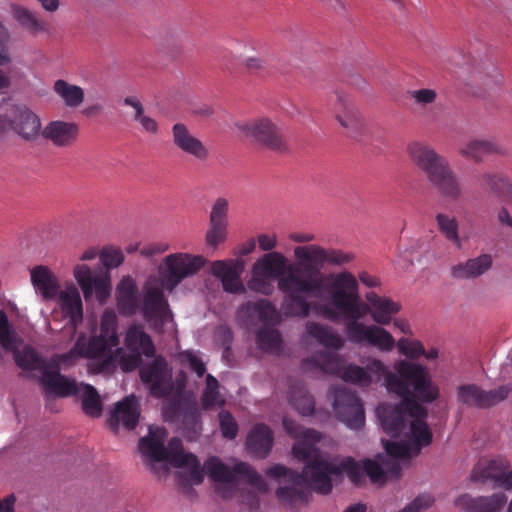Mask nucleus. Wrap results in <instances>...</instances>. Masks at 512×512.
I'll return each instance as SVG.
<instances>
[{
  "label": "nucleus",
  "instance_id": "1",
  "mask_svg": "<svg viewBox=\"0 0 512 512\" xmlns=\"http://www.w3.org/2000/svg\"><path fill=\"white\" fill-rule=\"evenodd\" d=\"M302 368L305 371L318 369L363 388L381 381L389 394L400 399L399 404H380L376 408L383 430L394 440L383 442L385 455L361 463L351 457L340 458L321 452L316 447L321 441L320 433L284 418L285 431L296 440L292 447L293 456L305 462V466L301 475L279 464L266 470L267 476L291 483V486L277 489L279 499L289 503L305 501L304 482L316 492L328 494L332 490L333 477L342 473H346L356 486L362 485L366 477L374 484L383 485L388 479H397L402 467L432 442V432L426 422L428 412L419 402L437 400L440 389L426 366L401 359L394 362L391 370L382 360L368 357L365 367H361L346 364L337 352H318L304 360Z\"/></svg>",
  "mask_w": 512,
  "mask_h": 512
},
{
  "label": "nucleus",
  "instance_id": "2",
  "mask_svg": "<svg viewBox=\"0 0 512 512\" xmlns=\"http://www.w3.org/2000/svg\"><path fill=\"white\" fill-rule=\"evenodd\" d=\"M294 257L302 266L304 275L316 279L317 287L309 292L317 302H312V312L333 321L344 322L348 339L355 344L367 345L389 351L394 345L392 334L386 329L359 322L367 312V305L361 302L357 278L348 271L323 276L325 265H344L354 255L335 248H324L316 244L297 246Z\"/></svg>",
  "mask_w": 512,
  "mask_h": 512
},
{
  "label": "nucleus",
  "instance_id": "3",
  "mask_svg": "<svg viewBox=\"0 0 512 512\" xmlns=\"http://www.w3.org/2000/svg\"><path fill=\"white\" fill-rule=\"evenodd\" d=\"M167 438L166 429L159 426H150L148 435L139 440L138 449L143 460L154 465L155 463H168L181 469L182 477L190 484L198 485L204 479V471L215 482L217 493L224 499L234 496L239 486V477L243 476L245 482L253 489L241 492V504L250 511L260 507V495L268 492V484L261 474L256 472L249 464L233 460L232 465L225 464L218 457H210L201 467L197 457L192 453L183 451L181 439L174 437L165 446Z\"/></svg>",
  "mask_w": 512,
  "mask_h": 512
},
{
  "label": "nucleus",
  "instance_id": "4",
  "mask_svg": "<svg viewBox=\"0 0 512 512\" xmlns=\"http://www.w3.org/2000/svg\"><path fill=\"white\" fill-rule=\"evenodd\" d=\"M252 270L270 279L277 278V287L285 296L281 305L287 317L306 318L312 312L309 292L317 287L316 279L304 275L302 266L289 263L279 252H269L256 260Z\"/></svg>",
  "mask_w": 512,
  "mask_h": 512
},
{
  "label": "nucleus",
  "instance_id": "5",
  "mask_svg": "<svg viewBox=\"0 0 512 512\" xmlns=\"http://www.w3.org/2000/svg\"><path fill=\"white\" fill-rule=\"evenodd\" d=\"M137 293L135 280L130 276L123 277L116 287V304L119 313L123 316H133L140 310L143 319L155 333L175 335L177 325L158 281L149 279L146 282L141 306L138 303Z\"/></svg>",
  "mask_w": 512,
  "mask_h": 512
},
{
  "label": "nucleus",
  "instance_id": "6",
  "mask_svg": "<svg viewBox=\"0 0 512 512\" xmlns=\"http://www.w3.org/2000/svg\"><path fill=\"white\" fill-rule=\"evenodd\" d=\"M407 153L413 164L421 170L438 192L456 201L462 196V188L448 160L437 153L428 143L413 141L407 146Z\"/></svg>",
  "mask_w": 512,
  "mask_h": 512
},
{
  "label": "nucleus",
  "instance_id": "7",
  "mask_svg": "<svg viewBox=\"0 0 512 512\" xmlns=\"http://www.w3.org/2000/svg\"><path fill=\"white\" fill-rule=\"evenodd\" d=\"M99 258L105 270L93 271L86 264H77L73 268V276L85 300L94 296L100 304H104L112 292L109 270L123 263L124 254L120 248L108 246L100 251Z\"/></svg>",
  "mask_w": 512,
  "mask_h": 512
},
{
  "label": "nucleus",
  "instance_id": "8",
  "mask_svg": "<svg viewBox=\"0 0 512 512\" xmlns=\"http://www.w3.org/2000/svg\"><path fill=\"white\" fill-rule=\"evenodd\" d=\"M154 353L155 347L150 335L141 325L132 324L126 330L124 347L116 349L114 362L122 371L130 372L139 366L142 356L152 357Z\"/></svg>",
  "mask_w": 512,
  "mask_h": 512
},
{
  "label": "nucleus",
  "instance_id": "9",
  "mask_svg": "<svg viewBox=\"0 0 512 512\" xmlns=\"http://www.w3.org/2000/svg\"><path fill=\"white\" fill-rule=\"evenodd\" d=\"M205 263L203 256L190 253L179 252L166 256L159 266L160 287L171 292L181 281L197 274Z\"/></svg>",
  "mask_w": 512,
  "mask_h": 512
},
{
  "label": "nucleus",
  "instance_id": "10",
  "mask_svg": "<svg viewBox=\"0 0 512 512\" xmlns=\"http://www.w3.org/2000/svg\"><path fill=\"white\" fill-rule=\"evenodd\" d=\"M85 342L96 359H105L107 363L114 362L113 351L119 345L118 317L113 309L107 308L100 316L99 332L93 336L85 335Z\"/></svg>",
  "mask_w": 512,
  "mask_h": 512
},
{
  "label": "nucleus",
  "instance_id": "11",
  "mask_svg": "<svg viewBox=\"0 0 512 512\" xmlns=\"http://www.w3.org/2000/svg\"><path fill=\"white\" fill-rule=\"evenodd\" d=\"M13 131L26 141L42 135L40 118L27 107H15L0 115V133Z\"/></svg>",
  "mask_w": 512,
  "mask_h": 512
},
{
  "label": "nucleus",
  "instance_id": "12",
  "mask_svg": "<svg viewBox=\"0 0 512 512\" xmlns=\"http://www.w3.org/2000/svg\"><path fill=\"white\" fill-rule=\"evenodd\" d=\"M333 409L338 419L350 429H359L365 424V412L356 392L344 386L331 390Z\"/></svg>",
  "mask_w": 512,
  "mask_h": 512
},
{
  "label": "nucleus",
  "instance_id": "13",
  "mask_svg": "<svg viewBox=\"0 0 512 512\" xmlns=\"http://www.w3.org/2000/svg\"><path fill=\"white\" fill-rule=\"evenodd\" d=\"M56 302V311H59L61 317L67 321L72 333L83 322L84 309L83 301L79 288L73 282H66L56 297L52 299Z\"/></svg>",
  "mask_w": 512,
  "mask_h": 512
},
{
  "label": "nucleus",
  "instance_id": "14",
  "mask_svg": "<svg viewBox=\"0 0 512 512\" xmlns=\"http://www.w3.org/2000/svg\"><path fill=\"white\" fill-rule=\"evenodd\" d=\"M237 127L244 136L272 150L281 151L286 148L280 129L267 118L237 124Z\"/></svg>",
  "mask_w": 512,
  "mask_h": 512
},
{
  "label": "nucleus",
  "instance_id": "15",
  "mask_svg": "<svg viewBox=\"0 0 512 512\" xmlns=\"http://www.w3.org/2000/svg\"><path fill=\"white\" fill-rule=\"evenodd\" d=\"M511 389L500 386L495 390L485 391L475 384H464L457 388V400L463 405L488 408L508 397Z\"/></svg>",
  "mask_w": 512,
  "mask_h": 512
},
{
  "label": "nucleus",
  "instance_id": "16",
  "mask_svg": "<svg viewBox=\"0 0 512 512\" xmlns=\"http://www.w3.org/2000/svg\"><path fill=\"white\" fill-rule=\"evenodd\" d=\"M140 377L142 382L149 386L151 394L156 397L169 395L173 388L171 370L162 357H158L152 363L142 367Z\"/></svg>",
  "mask_w": 512,
  "mask_h": 512
},
{
  "label": "nucleus",
  "instance_id": "17",
  "mask_svg": "<svg viewBox=\"0 0 512 512\" xmlns=\"http://www.w3.org/2000/svg\"><path fill=\"white\" fill-rule=\"evenodd\" d=\"M333 109L337 122L350 133H358L364 127V117L350 95L336 92Z\"/></svg>",
  "mask_w": 512,
  "mask_h": 512
},
{
  "label": "nucleus",
  "instance_id": "18",
  "mask_svg": "<svg viewBox=\"0 0 512 512\" xmlns=\"http://www.w3.org/2000/svg\"><path fill=\"white\" fill-rule=\"evenodd\" d=\"M172 139L180 151L199 161L207 160L210 155L207 146L183 123H176L172 126Z\"/></svg>",
  "mask_w": 512,
  "mask_h": 512
},
{
  "label": "nucleus",
  "instance_id": "19",
  "mask_svg": "<svg viewBox=\"0 0 512 512\" xmlns=\"http://www.w3.org/2000/svg\"><path fill=\"white\" fill-rule=\"evenodd\" d=\"M80 128L77 123L63 120L49 122L42 130V136L55 147L68 148L73 146L79 136Z\"/></svg>",
  "mask_w": 512,
  "mask_h": 512
},
{
  "label": "nucleus",
  "instance_id": "20",
  "mask_svg": "<svg viewBox=\"0 0 512 512\" xmlns=\"http://www.w3.org/2000/svg\"><path fill=\"white\" fill-rule=\"evenodd\" d=\"M241 269L235 261L217 260L211 264V273L221 280L224 291L231 294L246 292V287L240 278Z\"/></svg>",
  "mask_w": 512,
  "mask_h": 512
},
{
  "label": "nucleus",
  "instance_id": "21",
  "mask_svg": "<svg viewBox=\"0 0 512 512\" xmlns=\"http://www.w3.org/2000/svg\"><path fill=\"white\" fill-rule=\"evenodd\" d=\"M139 416V403L134 395H130L116 404L110 413L108 423L114 431H117L120 426L131 430L136 427Z\"/></svg>",
  "mask_w": 512,
  "mask_h": 512
},
{
  "label": "nucleus",
  "instance_id": "22",
  "mask_svg": "<svg viewBox=\"0 0 512 512\" xmlns=\"http://www.w3.org/2000/svg\"><path fill=\"white\" fill-rule=\"evenodd\" d=\"M506 502L507 497L503 493L477 497L464 494L455 500V505L465 512H500Z\"/></svg>",
  "mask_w": 512,
  "mask_h": 512
},
{
  "label": "nucleus",
  "instance_id": "23",
  "mask_svg": "<svg viewBox=\"0 0 512 512\" xmlns=\"http://www.w3.org/2000/svg\"><path fill=\"white\" fill-rule=\"evenodd\" d=\"M30 279L37 295L43 301H51L62 288L58 277L52 270L43 265H38L30 270Z\"/></svg>",
  "mask_w": 512,
  "mask_h": 512
},
{
  "label": "nucleus",
  "instance_id": "24",
  "mask_svg": "<svg viewBox=\"0 0 512 512\" xmlns=\"http://www.w3.org/2000/svg\"><path fill=\"white\" fill-rule=\"evenodd\" d=\"M366 300L369 304L371 318L376 323L373 325L382 329H384L383 325H388L392 322L393 316L401 309V305L398 302L389 297L379 296L375 292L367 293Z\"/></svg>",
  "mask_w": 512,
  "mask_h": 512
},
{
  "label": "nucleus",
  "instance_id": "25",
  "mask_svg": "<svg viewBox=\"0 0 512 512\" xmlns=\"http://www.w3.org/2000/svg\"><path fill=\"white\" fill-rule=\"evenodd\" d=\"M41 384L46 393L60 397L74 395L78 386L76 381L61 375L57 369L51 370L50 367L44 368Z\"/></svg>",
  "mask_w": 512,
  "mask_h": 512
},
{
  "label": "nucleus",
  "instance_id": "26",
  "mask_svg": "<svg viewBox=\"0 0 512 512\" xmlns=\"http://www.w3.org/2000/svg\"><path fill=\"white\" fill-rule=\"evenodd\" d=\"M492 256L481 254L451 267V276L458 280L475 279L486 273L492 266Z\"/></svg>",
  "mask_w": 512,
  "mask_h": 512
},
{
  "label": "nucleus",
  "instance_id": "27",
  "mask_svg": "<svg viewBox=\"0 0 512 512\" xmlns=\"http://www.w3.org/2000/svg\"><path fill=\"white\" fill-rule=\"evenodd\" d=\"M273 434L269 427L257 424L248 434L246 447L250 454L265 458L273 446Z\"/></svg>",
  "mask_w": 512,
  "mask_h": 512
},
{
  "label": "nucleus",
  "instance_id": "28",
  "mask_svg": "<svg viewBox=\"0 0 512 512\" xmlns=\"http://www.w3.org/2000/svg\"><path fill=\"white\" fill-rule=\"evenodd\" d=\"M508 461L504 458L498 457L494 459H482L474 467L472 471V479L474 481H493L496 483L497 479L503 474V471L508 469Z\"/></svg>",
  "mask_w": 512,
  "mask_h": 512
},
{
  "label": "nucleus",
  "instance_id": "29",
  "mask_svg": "<svg viewBox=\"0 0 512 512\" xmlns=\"http://www.w3.org/2000/svg\"><path fill=\"white\" fill-rule=\"evenodd\" d=\"M238 312L248 316L254 313L264 323L278 324L281 321V316L275 306L267 299L248 301L239 308Z\"/></svg>",
  "mask_w": 512,
  "mask_h": 512
},
{
  "label": "nucleus",
  "instance_id": "30",
  "mask_svg": "<svg viewBox=\"0 0 512 512\" xmlns=\"http://www.w3.org/2000/svg\"><path fill=\"white\" fill-rule=\"evenodd\" d=\"M305 336L316 339L326 348L339 350L344 345L343 338L332 328L316 322H307Z\"/></svg>",
  "mask_w": 512,
  "mask_h": 512
},
{
  "label": "nucleus",
  "instance_id": "31",
  "mask_svg": "<svg viewBox=\"0 0 512 512\" xmlns=\"http://www.w3.org/2000/svg\"><path fill=\"white\" fill-rule=\"evenodd\" d=\"M504 151L499 144L491 140H471L459 149V154L480 162L484 157L491 154H503Z\"/></svg>",
  "mask_w": 512,
  "mask_h": 512
},
{
  "label": "nucleus",
  "instance_id": "32",
  "mask_svg": "<svg viewBox=\"0 0 512 512\" xmlns=\"http://www.w3.org/2000/svg\"><path fill=\"white\" fill-rule=\"evenodd\" d=\"M53 91L63 104L70 109L80 107L85 99V92L82 87L63 79L54 82Z\"/></svg>",
  "mask_w": 512,
  "mask_h": 512
},
{
  "label": "nucleus",
  "instance_id": "33",
  "mask_svg": "<svg viewBox=\"0 0 512 512\" xmlns=\"http://www.w3.org/2000/svg\"><path fill=\"white\" fill-rule=\"evenodd\" d=\"M11 13L17 23L25 30L32 34H38L48 31L46 22L36 16L35 13L29 9L11 4Z\"/></svg>",
  "mask_w": 512,
  "mask_h": 512
},
{
  "label": "nucleus",
  "instance_id": "34",
  "mask_svg": "<svg viewBox=\"0 0 512 512\" xmlns=\"http://www.w3.org/2000/svg\"><path fill=\"white\" fill-rule=\"evenodd\" d=\"M74 395L80 398L82 409L86 415L93 418L101 416V399L98 392L93 386L89 384L79 383L77 386V391H75Z\"/></svg>",
  "mask_w": 512,
  "mask_h": 512
},
{
  "label": "nucleus",
  "instance_id": "35",
  "mask_svg": "<svg viewBox=\"0 0 512 512\" xmlns=\"http://www.w3.org/2000/svg\"><path fill=\"white\" fill-rule=\"evenodd\" d=\"M258 349L271 354H279L283 349V340L278 329L265 326L259 329L256 337Z\"/></svg>",
  "mask_w": 512,
  "mask_h": 512
},
{
  "label": "nucleus",
  "instance_id": "36",
  "mask_svg": "<svg viewBox=\"0 0 512 512\" xmlns=\"http://www.w3.org/2000/svg\"><path fill=\"white\" fill-rule=\"evenodd\" d=\"M124 104L130 106L134 110L133 119L136 121L141 130L145 133L156 135L159 132L157 121L145 114L144 107L140 100L135 96H128L124 99Z\"/></svg>",
  "mask_w": 512,
  "mask_h": 512
},
{
  "label": "nucleus",
  "instance_id": "37",
  "mask_svg": "<svg viewBox=\"0 0 512 512\" xmlns=\"http://www.w3.org/2000/svg\"><path fill=\"white\" fill-rule=\"evenodd\" d=\"M78 358L96 359L85 342V334H80L73 348L69 352L57 356L55 361L58 366L67 367L73 365Z\"/></svg>",
  "mask_w": 512,
  "mask_h": 512
},
{
  "label": "nucleus",
  "instance_id": "38",
  "mask_svg": "<svg viewBox=\"0 0 512 512\" xmlns=\"http://www.w3.org/2000/svg\"><path fill=\"white\" fill-rule=\"evenodd\" d=\"M438 230L445 237V239L451 242L458 249L462 248V240L459 235V225L455 217L439 213L435 217Z\"/></svg>",
  "mask_w": 512,
  "mask_h": 512
},
{
  "label": "nucleus",
  "instance_id": "39",
  "mask_svg": "<svg viewBox=\"0 0 512 512\" xmlns=\"http://www.w3.org/2000/svg\"><path fill=\"white\" fill-rule=\"evenodd\" d=\"M392 338H394V337L392 336ZM393 340H394V345H393L392 349L389 351L381 350V352H386V353L391 352L396 345L400 354H402L412 360H417L421 356L424 355V346L422 345V343L419 340L411 339V338H407V337H402L397 342H395V339H393ZM376 349L378 350V348H376ZM379 351H380V349H379Z\"/></svg>",
  "mask_w": 512,
  "mask_h": 512
},
{
  "label": "nucleus",
  "instance_id": "40",
  "mask_svg": "<svg viewBox=\"0 0 512 512\" xmlns=\"http://www.w3.org/2000/svg\"><path fill=\"white\" fill-rule=\"evenodd\" d=\"M218 381L212 375H207L206 388L202 394V406L204 408H211L221 406L224 403V399L218 391Z\"/></svg>",
  "mask_w": 512,
  "mask_h": 512
},
{
  "label": "nucleus",
  "instance_id": "41",
  "mask_svg": "<svg viewBox=\"0 0 512 512\" xmlns=\"http://www.w3.org/2000/svg\"><path fill=\"white\" fill-rule=\"evenodd\" d=\"M290 402L303 416L311 415L314 411V400L303 388H298L292 392Z\"/></svg>",
  "mask_w": 512,
  "mask_h": 512
},
{
  "label": "nucleus",
  "instance_id": "42",
  "mask_svg": "<svg viewBox=\"0 0 512 512\" xmlns=\"http://www.w3.org/2000/svg\"><path fill=\"white\" fill-rule=\"evenodd\" d=\"M17 334L13 330L6 313L0 310V345L6 350H12L17 344Z\"/></svg>",
  "mask_w": 512,
  "mask_h": 512
},
{
  "label": "nucleus",
  "instance_id": "43",
  "mask_svg": "<svg viewBox=\"0 0 512 512\" xmlns=\"http://www.w3.org/2000/svg\"><path fill=\"white\" fill-rule=\"evenodd\" d=\"M247 288L255 293L269 296L274 292L273 280L257 274L252 270L251 278L247 281Z\"/></svg>",
  "mask_w": 512,
  "mask_h": 512
},
{
  "label": "nucleus",
  "instance_id": "44",
  "mask_svg": "<svg viewBox=\"0 0 512 512\" xmlns=\"http://www.w3.org/2000/svg\"><path fill=\"white\" fill-rule=\"evenodd\" d=\"M15 361L19 367L25 370H34L43 367L42 360L31 348H24L15 353Z\"/></svg>",
  "mask_w": 512,
  "mask_h": 512
},
{
  "label": "nucleus",
  "instance_id": "45",
  "mask_svg": "<svg viewBox=\"0 0 512 512\" xmlns=\"http://www.w3.org/2000/svg\"><path fill=\"white\" fill-rule=\"evenodd\" d=\"M413 105L421 109L433 104L438 97V93L432 88H420L408 92Z\"/></svg>",
  "mask_w": 512,
  "mask_h": 512
},
{
  "label": "nucleus",
  "instance_id": "46",
  "mask_svg": "<svg viewBox=\"0 0 512 512\" xmlns=\"http://www.w3.org/2000/svg\"><path fill=\"white\" fill-rule=\"evenodd\" d=\"M227 229L228 225L226 224H218V223H210L209 229L206 232L205 242L207 246L216 249L217 246L227 239Z\"/></svg>",
  "mask_w": 512,
  "mask_h": 512
},
{
  "label": "nucleus",
  "instance_id": "47",
  "mask_svg": "<svg viewBox=\"0 0 512 512\" xmlns=\"http://www.w3.org/2000/svg\"><path fill=\"white\" fill-rule=\"evenodd\" d=\"M229 202L225 198H217L212 205L209 222L228 225Z\"/></svg>",
  "mask_w": 512,
  "mask_h": 512
},
{
  "label": "nucleus",
  "instance_id": "48",
  "mask_svg": "<svg viewBox=\"0 0 512 512\" xmlns=\"http://www.w3.org/2000/svg\"><path fill=\"white\" fill-rule=\"evenodd\" d=\"M180 362L184 365H188L189 368L194 371L199 377H202L206 372L205 363L199 356V353L194 351H184L179 354Z\"/></svg>",
  "mask_w": 512,
  "mask_h": 512
},
{
  "label": "nucleus",
  "instance_id": "49",
  "mask_svg": "<svg viewBox=\"0 0 512 512\" xmlns=\"http://www.w3.org/2000/svg\"><path fill=\"white\" fill-rule=\"evenodd\" d=\"M219 421L222 435L227 439H234L238 432V425L234 417L227 411H221Z\"/></svg>",
  "mask_w": 512,
  "mask_h": 512
},
{
  "label": "nucleus",
  "instance_id": "50",
  "mask_svg": "<svg viewBox=\"0 0 512 512\" xmlns=\"http://www.w3.org/2000/svg\"><path fill=\"white\" fill-rule=\"evenodd\" d=\"M433 503V498L428 494L419 495L399 512H424Z\"/></svg>",
  "mask_w": 512,
  "mask_h": 512
},
{
  "label": "nucleus",
  "instance_id": "51",
  "mask_svg": "<svg viewBox=\"0 0 512 512\" xmlns=\"http://www.w3.org/2000/svg\"><path fill=\"white\" fill-rule=\"evenodd\" d=\"M8 37L9 35L6 27L0 22V66L8 64L11 60L7 48L4 46Z\"/></svg>",
  "mask_w": 512,
  "mask_h": 512
},
{
  "label": "nucleus",
  "instance_id": "52",
  "mask_svg": "<svg viewBox=\"0 0 512 512\" xmlns=\"http://www.w3.org/2000/svg\"><path fill=\"white\" fill-rule=\"evenodd\" d=\"M257 241L262 251H271L277 245V236L275 233H262L257 236Z\"/></svg>",
  "mask_w": 512,
  "mask_h": 512
},
{
  "label": "nucleus",
  "instance_id": "53",
  "mask_svg": "<svg viewBox=\"0 0 512 512\" xmlns=\"http://www.w3.org/2000/svg\"><path fill=\"white\" fill-rule=\"evenodd\" d=\"M243 66L250 73H258L266 68V62L260 57L252 56L244 59Z\"/></svg>",
  "mask_w": 512,
  "mask_h": 512
},
{
  "label": "nucleus",
  "instance_id": "54",
  "mask_svg": "<svg viewBox=\"0 0 512 512\" xmlns=\"http://www.w3.org/2000/svg\"><path fill=\"white\" fill-rule=\"evenodd\" d=\"M483 187L491 190H497L500 187V183L503 179L497 174L485 173L479 179Z\"/></svg>",
  "mask_w": 512,
  "mask_h": 512
},
{
  "label": "nucleus",
  "instance_id": "55",
  "mask_svg": "<svg viewBox=\"0 0 512 512\" xmlns=\"http://www.w3.org/2000/svg\"><path fill=\"white\" fill-rule=\"evenodd\" d=\"M168 248L167 245L161 243H151L143 246L140 249V254L145 257H150L156 254L163 253Z\"/></svg>",
  "mask_w": 512,
  "mask_h": 512
},
{
  "label": "nucleus",
  "instance_id": "56",
  "mask_svg": "<svg viewBox=\"0 0 512 512\" xmlns=\"http://www.w3.org/2000/svg\"><path fill=\"white\" fill-rule=\"evenodd\" d=\"M288 238L295 243H310L315 240V235L311 232H291Z\"/></svg>",
  "mask_w": 512,
  "mask_h": 512
},
{
  "label": "nucleus",
  "instance_id": "57",
  "mask_svg": "<svg viewBox=\"0 0 512 512\" xmlns=\"http://www.w3.org/2000/svg\"><path fill=\"white\" fill-rule=\"evenodd\" d=\"M359 280L363 285L369 288H374L380 286V279L374 275L369 274L368 272H361L358 275Z\"/></svg>",
  "mask_w": 512,
  "mask_h": 512
},
{
  "label": "nucleus",
  "instance_id": "58",
  "mask_svg": "<svg viewBox=\"0 0 512 512\" xmlns=\"http://www.w3.org/2000/svg\"><path fill=\"white\" fill-rule=\"evenodd\" d=\"M495 486L511 489L512 488V469L510 471L504 470L503 474L497 479Z\"/></svg>",
  "mask_w": 512,
  "mask_h": 512
},
{
  "label": "nucleus",
  "instance_id": "59",
  "mask_svg": "<svg viewBox=\"0 0 512 512\" xmlns=\"http://www.w3.org/2000/svg\"><path fill=\"white\" fill-rule=\"evenodd\" d=\"M15 496L9 495L3 500H0V512H14Z\"/></svg>",
  "mask_w": 512,
  "mask_h": 512
},
{
  "label": "nucleus",
  "instance_id": "60",
  "mask_svg": "<svg viewBox=\"0 0 512 512\" xmlns=\"http://www.w3.org/2000/svg\"><path fill=\"white\" fill-rule=\"evenodd\" d=\"M393 325L398 328L402 333L412 335L413 331L409 322L405 319H395Z\"/></svg>",
  "mask_w": 512,
  "mask_h": 512
},
{
  "label": "nucleus",
  "instance_id": "61",
  "mask_svg": "<svg viewBox=\"0 0 512 512\" xmlns=\"http://www.w3.org/2000/svg\"><path fill=\"white\" fill-rule=\"evenodd\" d=\"M498 220L503 226H507L512 230V217L505 208L498 212Z\"/></svg>",
  "mask_w": 512,
  "mask_h": 512
},
{
  "label": "nucleus",
  "instance_id": "62",
  "mask_svg": "<svg viewBox=\"0 0 512 512\" xmlns=\"http://www.w3.org/2000/svg\"><path fill=\"white\" fill-rule=\"evenodd\" d=\"M43 9L48 12H55L59 8V0H37Z\"/></svg>",
  "mask_w": 512,
  "mask_h": 512
},
{
  "label": "nucleus",
  "instance_id": "63",
  "mask_svg": "<svg viewBox=\"0 0 512 512\" xmlns=\"http://www.w3.org/2000/svg\"><path fill=\"white\" fill-rule=\"evenodd\" d=\"M99 253H100V252H99L96 248L91 247V248H89V249L85 250V251L81 254V256H80V258H79V259H80L81 261H90V260L95 259V258L99 255Z\"/></svg>",
  "mask_w": 512,
  "mask_h": 512
},
{
  "label": "nucleus",
  "instance_id": "64",
  "mask_svg": "<svg viewBox=\"0 0 512 512\" xmlns=\"http://www.w3.org/2000/svg\"><path fill=\"white\" fill-rule=\"evenodd\" d=\"M343 512H367V507L364 504L357 503L348 506Z\"/></svg>",
  "mask_w": 512,
  "mask_h": 512
}]
</instances>
